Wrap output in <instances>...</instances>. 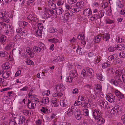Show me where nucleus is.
<instances>
[{
	"mask_svg": "<svg viewBox=\"0 0 125 125\" xmlns=\"http://www.w3.org/2000/svg\"><path fill=\"white\" fill-rule=\"evenodd\" d=\"M116 73L115 78V80L112 79L110 81V82L115 86H119L122 83L120 78V76L123 73L122 71L118 70L116 71Z\"/></svg>",
	"mask_w": 125,
	"mask_h": 125,
	"instance_id": "nucleus-1",
	"label": "nucleus"
},
{
	"mask_svg": "<svg viewBox=\"0 0 125 125\" xmlns=\"http://www.w3.org/2000/svg\"><path fill=\"white\" fill-rule=\"evenodd\" d=\"M121 108L120 106L117 105H115L114 107L112 106L109 107V110L111 114L113 115H116L121 113Z\"/></svg>",
	"mask_w": 125,
	"mask_h": 125,
	"instance_id": "nucleus-2",
	"label": "nucleus"
},
{
	"mask_svg": "<svg viewBox=\"0 0 125 125\" xmlns=\"http://www.w3.org/2000/svg\"><path fill=\"white\" fill-rule=\"evenodd\" d=\"M7 15L5 10H2L0 11V18H2V21L8 22L9 21L8 18L7 17Z\"/></svg>",
	"mask_w": 125,
	"mask_h": 125,
	"instance_id": "nucleus-3",
	"label": "nucleus"
},
{
	"mask_svg": "<svg viewBox=\"0 0 125 125\" xmlns=\"http://www.w3.org/2000/svg\"><path fill=\"white\" fill-rule=\"evenodd\" d=\"M101 111L98 109H95L93 111V115L94 118L95 119H97L100 116Z\"/></svg>",
	"mask_w": 125,
	"mask_h": 125,
	"instance_id": "nucleus-4",
	"label": "nucleus"
},
{
	"mask_svg": "<svg viewBox=\"0 0 125 125\" xmlns=\"http://www.w3.org/2000/svg\"><path fill=\"white\" fill-rule=\"evenodd\" d=\"M56 89L57 91L62 92L66 88L65 86L62 83L58 84L56 86Z\"/></svg>",
	"mask_w": 125,
	"mask_h": 125,
	"instance_id": "nucleus-5",
	"label": "nucleus"
},
{
	"mask_svg": "<svg viewBox=\"0 0 125 125\" xmlns=\"http://www.w3.org/2000/svg\"><path fill=\"white\" fill-rule=\"evenodd\" d=\"M107 99L111 103L114 102L115 101V97L113 94L109 93L107 96Z\"/></svg>",
	"mask_w": 125,
	"mask_h": 125,
	"instance_id": "nucleus-6",
	"label": "nucleus"
},
{
	"mask_svg": "<svg viewBox=\"0 0 125 125\" xmlns=\"http://www.w3.org/2000/svg\"><path fill=\"white\" fill-rule=\"evenodd\" d=\"M86 71L87 73V74L89 78H91L93 76L94 71L92 69L87 67L86 68Z\"/></svg>",
	"mask_w": 125,
	"mask_h": 125,
	"instance_id": "nucleus-7",
	"label": "nucleus"
},
{
	"mask_svg": "<svg viewBox=\"0 0 125 125\" xmlns=\"http://www.w3.org/2000/svg\"><path fill=\"white\" fill-rule=\"evenodd\" d=\"M100 105L104 108H107L108 106V102L105 101L101 100L98 103Z\"/></svg>",
	"mask_w": 125,
	"mask_h": 125,
	"instance_id": "nucleus-8",
	"label": "nucleus"
},
{
	"mask_svg": "<svg viewBox=\"0 0 125 125\" xmlns=\"http://www.w3.org/2000/svg\"><path fill=\"white\" fill-rule=\"evenodd\" d=\"M102 86L99 84H97L95 86L94 91L98 94H100L102 92Z\"/></svg>",
	"mask_w": 125,
	"mask_h": 125,
	"instance_id": "nucleus-9",
	"label": "nucleus"
},
{
	"mask_svg": "<svg viewBox=\"0 0 125 125\" xmlns=\"http://www.w3.org/2000/svg\"><path fill=\"white\" fill-rule=\"evenodd\" d=\"M114 94L118 98L122 99L124 98V94L121 93L117 90H115L114 91Z\"/></svg>",
	"mask_w": 125,
	"mask_h": 125,
	"instance_id": "nucleus-10",
	"label": "nucleus"
},
{
	"mask_svg": "<svg viewBox=\"0 0 125 125\" xmlns=\"http://www.w3.org/2000/svg\"><path fill=\"white\" fill-rule=\"evenodd\" d=\"M36 104H34L32 102L30 101L29 99L28 100V102L27 103V106L29 109H33L36 107Z\"/></svg>",
	"mask_w": 125,
	"mask_h": 125,
	"instance_id": "nucleus-11",
	"label": "nucleus"
},
{
	"mask_svg": "<svg viewBox=\"0 0 125 125\" xmlns=\"http://www.w3.org/2000/svg\"><path fill=\"white\" fill-rule=\"evenodd\" d=\"M78 74L76 71L75 70H71L69 73V76H70V79H72L71 78H74L77 77Z\"/></svg>",
	"mask_w": 125,
	"mask_h": 125,
	"instance_id": "nucleus-12",
	"label": "nucleus"
},
{
	"mask_svg": "<svg viewBox=\"0 0 125 125\" xmlns=\"http://www.w3.org/2000/svg\"><path fill=\"white\" fill-rule=\"evenodd\" d=\"M74 107H71L68 109L67 113V114L68 116H71L73 113L74 112Z\"/></svg>",
	"mask_w": 125,
	"mask_h": 125,
	"instance_id": "nucleus-13",
	"label": "nucleus"
},
{
	"mask_svg": "<svg viewBox=\"0 0 125 125\" xmlns=\"http://www.w3.org/2000/svg\"><path fill=\"white\" fill-rule=\"evenodd\" d=\"M96 121L97 124L99 125H100L104 123L105 122V120L101 116L98 118L97 119H95Z\"/></svg>",
	"mask_w": 125,
	"mask_h": 125,
	"instance_id": "nucleus-14",
	"label": "nucleus"
},
{
	"mask_svg": "<svg viewBox=\"0 0 125 125\" xmlns=\"http://www.w3.org/2000/svg\"><path fill=\"white\" fill-rule=\"evenodd\" d=\"M83 14L86 16H89L92 14V12L91 9L89 8L86 9L83 11Z\"/></svg>",
	"mask_w": 125,
	"mask_h": 125,
	"instance_id": "nucleus-15",
	"label": "nucleus"
},
{
	"mask_svg": "<svg viewBox=\"0 0 125 125\" xmlns=\"http://www.w3.org/2000/svg\"><path fill=\"white\" fill-rule=\"evenodd\" d=\"M27 19L31 21H36L37 18L35 16L33 15L30 14L27 17Z\"/></svg>",
	"mask_w": 125,
	"mask_h": 125,
	"instance_id": "nucleus-16",
	"label": "nucleus"
},
{
	"mask_svg": "<svg viewBox=\"0 0 125 125\" xmlns=\"http://www.w3.org/2000/svg\"><path fill=\"white\" fill-rule=\"evenodd\" d=\"M75 117L77 119L79 120L81 119V114L79 110H77L76 112L75 113Z\"/></svg>",
	"mask_w": 125,
	"mask_h": 125,
	"instance_id": "nucleus-17",
	"label": "nucleus"
},
{
	"mask_svg": "<svg viewBox=\"0 0 125 125\" xmlns=\"http://www.w3.org/2000/svg\"><path fill=\"white\" fill-rule=\"evenodd\" d=\"M64 12V10L61 7L56 9V13L58 15H61Z\"/></svg>",
	"mask_w": 125,
	"mask_h": 125,
	"instance_id": "nucleus-18",
	"label": "nucleus"
},
{
	"mask_svg": "<svg viewBox=\"0 0 125 125\" xmlns=\"http://www.w3.org/2000/svg\"><path fill=\"white\" fill-rule=\"evenodd\" d=\"M28 24V22L22 21H20L19 23V25L20 27L24 28Z\"/></svg>",
	"mask_w": 125,
	"mask_h": 125,
	"instance_id": "nucleus-19",
	"label": "nucleus"
},
{
	"mask_svg": "<svg viewBox=\"0 0 125 125\" xmlns=\"http://www.w3.org/2000/svg\"><path fill=\"white\" fill-rule=\"evenodd\" d=\"M57 36L56 35H54L53 36V37L54 38L51 39H50V41L52 43H56L58 42L59 41V40L57 39L56 37Z\"/></svg>",
	"mask_w": 125,
	"mask_h": 125,
	"instance_id": "nucleus-20",
	"label": "nucleus"
},
{
	"mask_svg": "<svg viewBox=\"0 0 125 125\" xmlns=\"http://www.w3.org/2000/svg\"><path fill=\"white\" fill-rule=\"evenodd\" d=\"M25 118L24 116H20L19 117V122L18 124H23L25 122Z\"/></svg>",
	"mask_w": 125,
	"mask_h": 125,
	"instance_id": "nucleus-21",
	"label": "nucleus"
},
{
	"mask_svg": "<svg viewBox=\"0 0 125 125\" xmlns=\"http://www.w3.org/2000/svg\"><path fill=\"white\" fill-rule=\"evenodd\" d=\"M51 102L52 105L53 107H57L59 105L58 102L55 98L52 99Z\"/></svg>",
	"mask_w": 125,
	"mask_h": 125,
	"instance_id": "nucleus-22",
	"label": "nucleus"
},
{
	"mask_svg": "<svg viewBox=\"0 0 125 125\" xmlns=\"http://www.w3.org/2000/svg\"><path fill=\"white\" fill-rule=\"evenodd\" d=\"M125 46L123 44H120L117 45L116 48L118 50H124L125 48Z\"/></svg>",
	"mask_w": 125,
	"mask_h": 125,
	"instance_id": "nucleus-23",
	"label": "nucleus"
},
{
	"mask_svg": "<svg viewBox=\"0 0 125 125\" xmlns=\"http://www.w3.org/2000/svg\"><path fill=\"white\" fill-rule=\"evenodd\" d=\"M10 74V72L9 71H6L4 72L2 76L4 78H8Z\"/></svg>",
	"mask_w": 125,
	"mask_h": 125,
	"instance_id": "nucleus-24",
	"label": "nucleus"
},
{
	"mask_svg": "<svg viewBox=\"0 0 125 125\" xmlns=\"http://www.w3.org/2000/svg\"><path fill=\"white\" fill-rule=\"evenodd\" d=\"M38 46L41 49V50L43 51L46 48L45 45L42 42H39L38 43Z\"/></svg>",
	"mask_w": 125,
	"mask_h": 125,
	"instance_id": "nucleus-25",
	"label": "nucleus"
},
{
	"mask_svg": "<svg viewBox=\"0 0 125 125\" xmlns=\"http://www.w3.org/2000/svg\"><path fill=\"white\" fill-rule=\"evenodd\" d=\"M101 37L100 36L98 35L96 36L94 39V41L96 43H98L100 41L101 39Z\"/></svg>",
	"mask_w": 125,
	"mask_h": 125,
	"instance_id": "nucleus-26",
	"label": "nucleus"
},
{
	"mask_svg": "<svg viewBox=\"0 0 125 125\" xmlns=\"http://www.w3.org/2000/svg\"><path fill=\"white\" fill-rule=\"evenodd\" d=\"M30 112H31L30 110H24L23 111L22 113L23 114L26 116H29L30 115H31V113H30Z\"/></svg>",
	"mask_w": 125,
	"mask_h": 125,
	"instance_id": "nucleus-27",
	"label": "nucleus"
},
{
	"mask_svg": "<svg viewBox=\"0 0 125 125\" xmlns=\"http://www.w3.org/2000/svg\"><path fill=\"white\" fill-rule=\"evenodd\" d=\"M63 60L64 58L62 56H59L56 59L53 60L52 61V62H58Z\"/></svg>",
	"mask_w": 125,
	"mask_h": 125,
	"instance_id": "nucleus-28",
	"label": "nucleus"
},
{
	"mask_svg": "<svg viewBox=\"0 0 125 125\" xmlns=\"http://www.w3.org/2000/svg\"><path fill=\"white\" fill-rule=\"evenodd\" d=\"M33 49L34 51L35 52L39 53L40 52L41 50L40 48L39 47L37 46H34L33 47Z\"/></svg>",
	"mask_w": 125,
	"mask_h": 125,
	"instance_id": "nucleus-29",
	"label": "nucleus"
},
{
	"mask_svg": "<svg viewBox=\"0 0 125 125\" xmlns=\"http://www.w3.org/2000/svg\"><path fill=\"white\" fill-rule=\"evenodd\" d=\"M85 37V34L84 33H82L78 36L77 38L80 40L82 41L84 40Z\"/></svg>",
	"mask_w": 125,
	"mask_h": 125,
	"instance_id": "nucleus-30",
	"label": "nucleus"
},
{
	"mask_svg": "<svg viewBox=\"0 0 125 125\" xmlns=\"http://www.w3.org/2000/svg\"><path fill=\"white\" fill-rule=\"evenodd\" d=\"M7 55V52L5 51H0V57H6Z\"/></svg>",
	"mask_w": 125,
	"mask_h": 125,
	"instance_id": "nucleus-31",
	"label": "nucleus"
},
{
	"mask_svg": "<svg viewBox=\"0 0 125 125\" xmlns=\"http://www.w3.org/2000/svg\"><path fill=\"white\" fill-rule=\"evenodd\" d=\"M10 67V64H9L8 63H6L2 65V68L3 69H8Z\"/></svg>",
	"mask_w": 125,
	"mask_h": 125,
	"instance_id": "nucleus-32",
	"label": "nucleus"
},
{
	"mask_svg": "<svg viewBox=\"0 0 125 125\" xmlns=\"http://www.w3.org/2000/svg\"><path fill=\"white\" fill-rule=\"evenodd\" d=\"M6 36L4 35L2 36L0 38V42L1 44H3L6 40Z\"/></svg>",
	"mask_w": 125,
	"mask_h": 125,
	"instance_id": "nucleus-33",
	"label": "nucleus"
},
{
	"mask_svg": "<svg viewBox=\"0 0 125 125\" xmlns=\"http://www.w3.org/2000/svg\"><path fill=\"white\" fill-rule=\"evenodd\" d=\"M49 102V98L48 97H43V98L42 103L43 104L45 105L47 104Z\"/></svg>",
	"mask_w": 125,
	"mask_h": 125,
	"instance_id": "nucleus-34",
	"label": "nucleus"
},
{
	"mask_svg": "<svg viewBox=\"0 0 125 125\" xmlns=\"http://www.w3.org/2000/svg\"><path fill=\"white\" fill-rule=\"evenodd\" d=\"M81 10V9L80 8H78L76 6L75 8L72 9V12L76 13L80 11Z\"/></svg>",
	"mask_w": 125,
	"mask_h": 125,
	"instance_id": "nucleus-35",
	"label": "nucleus"
},
{
	"mask_svg": "<svg viewBox=\"0 0 125 125\" xmlns=\"http://www.w3.org/2000/svg\"><path fill=\"white\" fill-rule=\"evenodd\" d=\"M87 73L86 70L85 69H83L81 72V76L83 78V77H85L87 76Z\"/></svg>",
	"mask_w": 125,
	"mask_h": 125,
	"instance_id": "nucleus-36",
	"label": "nucleus"
},
{
	"mask_svg": "<svg viewBox=\"0 0 125 125\" xmlns=\"http://www.w3.org/2000/svg\"><path fill=\"white\" fill-rule=\"evenodd\" d=\"M72 16V14H70L69 12H67L65 14L64 17V18L67 20H68L69 18Z\"/></svg>",
	"mask_w": 125,
	"mask_h": 125,
	"instance_id": "nucleus-37",
	"label": "nucleus"
},
{
	"mask_svg": "<svg viewBox=\"0 0 125 125\" xmlns=\"http://www.w3.org/2000/svg\"><path fill=\"white\" fill-rule=\"evenodd\" d=\"M61 104L62 106L63 107H65L66 106V105L67 104V100H64L61 101Z\"/></svg>",
	"mask_w": 125,
	"mask_h": 125,
	"instance_id": "nucleus-38",
	"label": "nucleus"
},
{
	"mask_svg": "<svg viewBox=\"0 0 125 125\" xmlns=\"http://www.w3.org/2000/svg\"><path fill=\"white\" fill-rule=\"evenodd\" d=\"M82 3V2H77L76 4V6L78 8H80L81 9L83 6V5Z\"/></svg>",
	"mask_w": 125,
	"mask_h": 125,
	"instance_id": "nucleus-39",
	"label": "nucleus"
},
{
	"mask_svg": "<svg viewBox=\"0 0 125 125\" xmlns=\"http://www.w3.org/2000/svg\"><path fill=\"white\" fill-rule=\"evenodd\" d=\"M12 44L11 43H10L9 45L5 47L4 49L7 51L9 50L12 47Z\"/></svg>",
	"mask_w": 125,
	"mask_h": 125,
	"instance_id": "nucleus-40",
	"label": "nucleus"
},
{
	"mask_svg": "<svg viewBox=\"0 0 125 125\" xmlns=\"http://www.w3.org/2000/svg\"><path fill=\"white\" fill-rule=\"evenodd\" d=\"M83 114L86 116L88 115V110L87 109H84L83 111Z\"/></svg>",
	"mask_w": 125,
	"mask_h": 125,
	"instance_id": "nucleus-41",
	"label": "nucleus"
},
{
	"mask_svg": "<svg viewBox=\"0 0 125 125\" xmlns=\"http://www.w3.org/2000/svg\"><path fill=\"white\" fill-rule=\"evenodd\" d=\"M119 57L121 58H124L125 57V52L122 51L120 52L119 54Z\"/></svg>",
	"mask_w": 125,
	"mask_h": 125,
	"instance_id": "nucleus-42",
	"label": "nucleus"
},
{
	"mask_svg": "<svg viewBox=\"0 0 125 125\" xmlns=\"http://www.w3.org/2000/svg\"><path fill=\"white\" fill-rule=\"evenodd\" d=\"M43 16L44 18L45 19H47L48 18L50 17V16L48 13L47 11V10H46V12L44 14Z\"/></svg>",
	"mask_w": 125,
	"mask_h": 125,
	"instance_id": "nucleus-43",
	"label": "nucleus"
},
{
	"mask_svg": "<svg viewBox=\"0 0 125 125\" xmlns=\"http://www.w3.org/2000/svg\"><path fill=\"white\" fill-rule=\"evenodd\" d=\"M81 106L85 108H88L90 107V104L88 103H84L82 104Z\"/></svg>",
	"mask_w": 125,
	"mask_h": 125,
	"instance_id": "nucleus-44",
	"label": "nucleus"
},
{
	"mask_svg": "<svg viewBox=\"0 0 125 125\" xmlns=\"http://www.w3.org/2000/svg\"><path fill=\"white\" fill-rule=\"evenodd\" d=\"M26 63L29 65H32L34 64L33 62L29 59H27V60L25 61Z\"/></svg>",
	"mask_w": 125,
	"mask_h": 125,
	"instance_id": "nucleus-45",
	"label": "nucleus"
},
{
	"mask_svg": "<svg viewBox=\"0 0 125 125\" xmlns=\"http://www.w3.org/2000/svg\"><path fill=\"white\" fill-rule=\"evenodd\" d=\"M35 32L37 35L38 36H41L42 35V31L40 30H38L36 31Z\"/></svg>",
	"mask_w": 125,
	"mask_h": 125,
	"instance_id": "nucleus-46",
	"label": "nucleus"
},
{
	"mask_svg": "<svg viewBox=\"0 0 125 125\" xmlns=\"http://www.w3.org/2000/svg\"><path fill=\"white\" fill-rule=\"evenodd\" d=\"M110 66V65L107 63H103L102 67L103 69H105L107 67H109Z\"/></svg>",
	"mask_w": 125,
	"mask_h": 125,
	"instance_id": "nucleus-47",
	"label": "nucleus"
},
{
	"mask_svg": "<svg viewBox=\"0 0 125 125\" xmlns=\"http://www.w3.org/2000/svg\"><path fill=\"white\" fill-rule=\"evenodd\" d=\"M104 38L106 39V41H107L110 38V34L108 33L105 34Z\"/></svg>",
	"mask_w": 125,
	"mask_h": 125,
	"instance_id": "nucleus-48",
	"label": "nucleus"
},
{
	"mask_svg": "<svg viewBox=\"0 0 125 125\" xmlns=\"http://www.w3.org/2000/svg\"><path fill=\"white\" fill-rule=\"evenodd\" d=\"M82 49L81 48H80L79 47L76 50V51L78 54H79V55H81L82 54Z\"/></svg>",
	"mask_w": 125,
	"mask_h": 125,
	"instance_id": "nucleus-49",
	"label": "nucleus"
},
{
	"mask_svg": "<svg viewBox=\"0 0 125 125\" xmlns=\"http://www.w3.org/2000/svg\"><path fill=\"white\" fill-rule=\"evenodd\" d=\"M49 90H46L43 92V95H46V96H48L49 95L50 93Z\"/></svg>",
	"mask_w": 125,
	"mask_h": 125,
	"instance_id": "nucleus-50",
	"label": "nucleus"
},
{
	"mask_svg": "<svg viewBox=\"0 0 125 125\" xmlns=\"http://www.w3.org/2000/svg\"><path fill=\"white\" fill-rule=\"evenodd\" d=\"M31 101L33 103L34 102L35 104L38 103L39 102V100L38 98H36L32 99L31 100Z\"/></svg>",
	"mask_w": 125,
	"mask_h": 125,
	"instance_id": "nucleus-51",
	"label": "nucleus"
},
{
	"mask_svg": "<svg viewBox=\"0 0 125 125\" xmlns=\"http://www.w3.org/2000/svg\"><path fill=\"white\" fill-rule=\"evenodd\" d=\"M97 78L100 81H101L102 79V74L100 73H97L96 74Z\"/></svg>",
	"mask_w": 125,
	"mask_h": 125,
	"instance_id": "nucleus-52",
	"label": "nucleus"
},
{
	"mask_svg": "<svg viewBox=\"0 0 125 125\" xmlns=\"http://www.w3.org/2000/svg\"><path fill=\"white\" fill-rule=\"evenodd\" d=\"M98 15L100 18H101L104 15V13L102 10L98 12Z\"/></svg>",
	"mask_w": 125,
	"mask_h": 125,
	"instance_id": "nucleus-53",
	"label": "nucleus"
},
{
	"mask_svg": "<svg viewBox=\"0 0 125 125\" xmlns=\"http://www.w3.org/2000/svg\"><path fill=\"white\" fill-rule=\"evenodd\" d=\"M32 92L33 90L32 89H31L30 90L28 95V97H30L31 96V98H32V97H33V95H32Z\"/></svg>",
	"mask_w": 125,
	"mask_h": 125,
	"instance_id": "nucleus-54",
	"label": "nucleus"
},
{
	"mask_svg": "<svg viewBox=\"0 0 125 125\" xmlns=\"http://www.w3.org/2000/svg\"><path fill=\"white\" fill-rule=\"evenodd\" d=\"M26 50L28 54L30 53L31 52H32L33 50L31 49L28 47H27L26 49Z\"/></svg>",
	"mask_w": 125,
	"mask_h": 125,
	"instance_id": "nucleus-55",
	"label": "nucleus"
},
{
	"mask_svg": "<svg viewBox=\"0 0 125 125\" xmlns=\"http://www.w3.org/2000/svg\"><path fill=\"white\" fill-rule=\"evenodd\" d=\"M50 7L53 9H55L56 8L55 4L54 3H52L51 2V3L50 4Z\"/></svg>",
	"mask_w": 125,
	"mask_h": 125,
	"instance_id": "nucleus-56",
	"label": "nucleus"
},
{
	"mask_svg": "<svg viewBox=\"0 0 125 125\" xmlns=\"http://www.w3.org/2000/svg\"><path fill=\"white\" fill-rule=\"evenodd\" d=\"M82 104L81 102L79 101H75L74 104L75 106H77L80 105Z\"/></svg>",
	"mask_w": 125,
	"mask_h": 125,
	"instance_id": "nucleus-57",
	"label": "nucleus"
},
{
	"mask_svg": "<svg viewBox=\"0 0 125 125\" xmlns=\"http://www.w3.org/2000/svg\"><path fill=\"white\" fill-rule=\"evenodd\" d=\"M77 1L76 0H69L68 3L70 4H74Z\"/></svg>",
	"mask_w": 125,
	"mask_h": 125,
	"instance_id": "nucleus-58",
	"label": "nucleus"
},
{
	"mask_svg": "<svg viewBox=\"0 0 125 125\" xmlns=\"http://www.w3.org/2000/svg\"><path fill=\"white\" fill-rule=\"evenodd\" d=\"M27 31H23L20 33V34L22 36H26L27 35Z\"/></svg>",
	"mask_w": 125,
	"mask_h": 125,
	"instance_id": "nucleus-59",
	"label": "nucleus"
},
{
	"mask_svg": "<svg viewBox=\"0 0 125 125\" xmlns=\"http://www.w3.org/2000/svg\"><path fill=\"white\" fill-rule=\"evenodd\" d=\"M47 11L49 14L50 13L52 15H53L54 13V11L52 10H47Z\"/></svg>",
	"mask_w": 125,
	"mask_h": 125,
	"instance_id": "nucleus-60",
	"label": "nucleus"
},
{
	"mask_svg": "<svg viewBox=\"0 0 125 125\" xmlns=\"http://www.w3.org/2000/svg\"><path fill=\"white\" fill-rule=\"evenodd\" d=\"M85 88L87 89H90L92 88V86L89 84H87L84 86Z\"/></svg>",
	"mask_w": 125,
	"mask_h": 125,
	"instance_id": "nucleus-61",
	"label": "nucleus"
},
{
	"mask_svg": "<svg viewBox=\"0 0 125 125\" xmlns=\"http://www.w3.org/2000/svg\"><path fill=\"white\" fill-rule=\"evenodd\" d=\"M121 119L123 122V123L125 125V114L121 117Z\"/></svg>",
	"mask_w": 125,
	"mask_h": 125,
	"instance_id": "nucleus-62",
	"label": "nucleus"
},
{
	"mask_svg": "<svg viewBox=\"0 0 125 125\" xmlns=\"http://www.w3.org/2000/svg\"><path fill=\"white\" fill-rule=\"evenodd\" d=\"M20 36L19 35L17 34L16 35L14 38V40H18L20 39Z\"/></svg>",
	"mask_w": 125,
	"mask_h": 125,
	"instance_id": "nucleus-63",
	"label": "nucleus"
},
{
	"mask_svg": "<svg viewBox=\"0 0 125 125\" xmlns=\"http://www.w3.org/2000/svg\"><path fill=\"white\" fill-rule=\"evenodd\" d=\"M10 125H18L17 124L16 122L10 121L9 122Z\"/></svg>",
	"mask_w": 125,
	"mask_h": 125,
	"instance_id": "nucleus-64",
	"label": "nucleus"
}]
</instances>
